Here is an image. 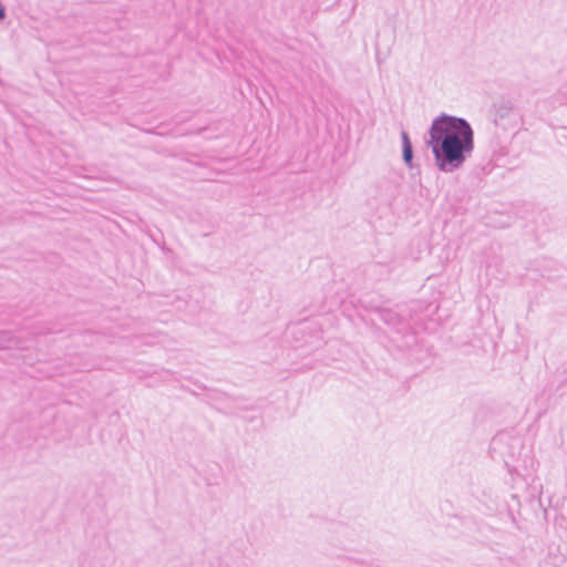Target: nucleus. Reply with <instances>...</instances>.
<instances>
[{"label":"nucleus","instance_id":"obj_2","mask_svg":"<svg viewBox=\"0 0 567 567\" xmlns=\"http://www.w3.org/2000/svg\"><path fill=\"white\" fill-rule=\"evenodd\" d=\"M403 140V158L406 163H410L412 159V145L410 138L406 133L402 134Z\"/></svg>","mask_w":567,"mask_h":567},{"label":"nucleus","instance_id":"obj_3","mask_svg":"<svg viewBox=\"0 0 567 567\" xmlns=\"http://www.w3.org/2000/svg\"><path fill=\"white\" fill-rule=\"evenodd\" d=\"M4 17V10L3 8L0 7V19H2Z\"/></svg>","mask_w":567,"mask_h":567},{"label":"nucleus","instance_id":"obj_1","mask_svg":"<svg viewBox=\"0 0 567 567\" xmlns=\"http://www.w3.org/2000/svg\"><path fill=\"white\" fill-rule=\"evenodd\" d=\"M434 154H441L450 162H462L464 151L473 145V132L470 125L461 118L443 116L437 118L430 132Z\"/></svg>","mask_w":567,"mask_h":567}]
</instances>
